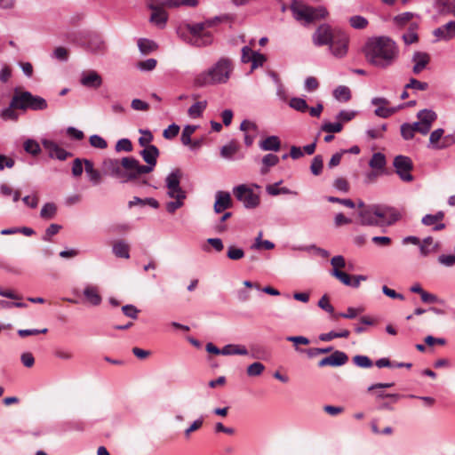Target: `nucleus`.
I'll use <instances>...</instances> for the list:
<instances>
[{
    "instance_id": "nucleus-17",
    "label": "nucleus",
    "mask_w": 455,
    "mask_h": 455,
    "mask_svg": "<svg viewBox=\"0 0 455 455\" xmlns=\"http://www.w3.org/2000/svg\"><path fill=\"white\" fill-rule=\"evenodd\" d=\"M348 361V356L342 351L336 350L331 355L326 356L319 361L318 366H333L338 367L344 365Z\"/></svg>"
},
{
    "instance_id": "nucleus-52",
    "label": "nucleus",
    "mask_w": 455,
    "mask_h": 455,
    "mask_svg": "<svg viewBox=\"0 0 455 455\" xmlns=\"http://www.w3.org/2000/svg\"><path fill=\"white\" fill-rule=\"evenodd\" d=\"M428 88V84L421 82L416 78H411L409 83L405 84L404 89H414L418 91H426Z\"/></svg>"
},
{
    "instance_id": "nucleus-29",
    "label": "nucleus",
    "mask_w": 455,
    "mask_h": 455,
    "mask_svg": "<svg viewBox=\"0 0 455 455\" xmlns=\"http://www.w3.org/2000/svg\"><path fill=\"white\" fill-rule=\"evenodd\" d=\"M444 131L442 128L436 129L430 133L428 148L435 149H442L446 146L439 143L441 138L443 136Z\"/></svg>"
},
{
    "instance_id": "nucleus-45",
    "label": "nucleus",
    "mask_w": 455,
    "mask_h": 455,
    "mask_svg": "<svg viewBox=\"0 0 455 455\" xmlns=\"http://www.w3.org/2000/svg\"><path fill=\"white\" fill-rule=\"evenodd\" d=\"M197 126L196 125H186L183 128L180 140L183 145L188 146L191 144V136L196 132Z\"/></svg>"
},
{
    "instance_id": "nucleus-56",
    "label": "nucleus",
    "mask_w": 455,
    "mask_h": 455,
    "mask_svg": "<svg viewBox=\"0 0 455 455\" xmlns=\"http://www.w3.org/2000/svg\"><path fill=\"white\" fill-rule=\"evenodd\" d=\"M89 141L91 146L96 148L105 149L108 147L107 141L97 134L92 135Z\"/></svg>"
},
{
    "instance_id": "nucleus-20",
    "label": "nucleus",
    "mask_w": 455,
    "mask_h": 455,
    "mask_svg": "<svg viewBox=\"0 0 455 455\" xmlns=\"http://www.w3.org/2000/svg\"><path fill=\"white\" fill-rule=\"evenodd\" d=\"M149 8L152 10L150 21L161 28H164L168 20L167 12L158 4H151Z\"/></svg>"
},
{
    "instance_id": "nucleus-30",
    "label": "nucleus",
    "mask_w": 455,
    "mask_h": 455,
    "mask_svg": "<svg viewBox=\"0 0 455 455\" xmlns=\"http://www.w3.org/2000/svg\"><path fill=\"white\" fill-rule=\"evenodd\" d=\"M129 245L123 240L117 241L113 245V252L118 258L129 259Z\"/></svg>"
},
{
    "instance_id": "nucleus-9",
    "label": "nucleus",
    "mask_w": 455,
    "mask_h": 455,
    "mask_svg": "<svg viewBox=\"0 0 455 455\" xmlns=\"http://www.w3.org/2000/svg\"><path fill=\"white\" fill-rule=\"evenodd\" d=\"M234 195L246 208H255L259 204V196L245 185H240L235 188Z\"/></svg>"
},
{
    "instance_id": "nucleus-46",
    "label": "nucleus",
    "mask_w": 455,
    "mask_h": 455,
    "mask_svg": "<svg viewBox=\"0 0 455 455\" xmlns=\"http://www.w3.org/2000/svg\"><path fill=\"white\" fill-rule=\"evenodd\" d=\"M342 129L343 125L340 122L331 123L326 121L322 124L321 127V130L327 133H337L341 132Z\"/></svg>"
},
{
    "instance_id": "nucleus-4",
    "label": "nucleus",
    "mask_w": 455,
    "mask_h": 455,
    "mask_svg": "<svg viewBox=\"0 0 455 455\" xmlns=\"http://www.w3.org/2000/svg\"><path fill=\"white\" fill-rule=\"evenodd\" d=\"M12 107H16L20 110H44L47 108L48 104L45 99L41 96L33 95L28 91L14 90V94L12 98Z\"/></svg>"
},
{
    "instance_id": "nucleus-37",
    "label": "nucleus",
    "mask_w": 455,
    "mask_h": 455,
    "mask_svg": "<svg viewBox=\"0 0 455 455\" xmlns=\"http://www.w3.org/2000/svg\"><path fill=\"white\" fill-rule=\"evenodd\" d=\"M105 48L104 42L97 36L91 38L87 44V49L93 53H101Z\"/></svg>"
},
{
    "instance_id": "nucleus-16",
    "label": "nucleus",
    "mask_w": 455,
    "mask_h": 455,
    "mask_svg": "<svg viewBox=\"0 0 455 455\" xmlns=\"http://www.w3.org/2000/svg\"><path fill=\"white\" fill-rule=\"evenodd\" d=\"M431 57L429 53L426 52L416 51L413 52L411 61L413 63L412 72L415 75H419L425 70L427 65L430 63Z\"/></svg>"
},
{
    "instance_id": "nucleus-40",
    "label": "nucleus",
    "mask_w": 455,
    "mask_h": 455,
    "mask_svg": "<svg viewBox=\"0 0 455 455\" xmlns=\"http://www.w3.org/2000/svg\"><path fill=\"white\" fill-rule=\"evenodd\" d=\"M402 108H403V106L392 107V108H387V106H379L375 109L374 113L376 116H378L379 117L387 118V117L391 116L392 115H394L398 109H400Z\"/></svg>"
},
{
    "instance_id": "nucleus-13",
    "label": "nucleus",
    "mask_w": 455,
    "mask_h": 455,
    "mask_svg": "<svg viewBox=\"0 0 455 455\" xmlns=\"http://www.w3.org/2000/svg\"><path fill=\"white\" fill-rule=\"evenodd\" d=\"M358 218L362 226L378 227L377 204L368 205L367 208L359 210Z\"/></svg>"
},
{
    "instance_id": "nucleus-25",
    "label": "nucleus",
    "mask_w": 455,
    "mask_h": 455,
    "mask_svg": "<svg viewBox=\"0 0 455 455\" xmlns=\"http://www.w3.org/2000/svg\"><path fill=\"white\" fill-rule=\"evenodd\" d=\"M84 164L85 172L90 181L92 183V185H99L102 180L101 173L94 168L92 161L84 159Z\"/></svg>"
},
{
    "instance_id": "nucleus-42",
    "label": "nucleus",
    "mask_w": 455,
    "mask_h": 455,
    "mask_svg": "<svg viewBox=\"0 0 455 455\" xmlns=\"http://www.w3.org/2000/svg\"><path fill=\"white\" fill-rule=\"evenodd\" d=\"M56 212V205L53 203H47L42 207L40 216L43 219L51 220L55 216Z\"/></svg>"
},
{
    "instance_id": "nucleus-35",
    "label": "nucleus",
    "mask_w": 455,
    "mask_h": 455,
    "mask_svg": "<svg viewBox=\"0 0 455 455\" xmlns=\"http://www.w3.org/2000/svg\"><path fill=\"white\" fill-rule=\"evenodd\" d=\"M437 4L441 13L455 16V0H438Z\"/></svg>"
},
{
    "instance_id": "nucleus-48",
    "label": "nucleus",
    "mask_w": 455,
    "mask_h": 455,
    "mask_svg": "<svg viewBox=\"0 0 455 455\" xmlns=\"http://www.w3.org/2000/svg\"><path fill=\"white\" fill-rule=\"evenodd\" d=\"M403 40L405 44L410 45L411 44L417 43L419 40L418 34L416 32V26H411L408 31H406L403 35Z\"/></svg>"
},
{
    "instance_id": "nucleus-41",
    "label": "nucleus",
    "mask_w": 455,
    "mask_h": 455,
    "mask_svg": "<svg viewBox=\"0 0 455 455\" xmlns=\"http://www.w3.org/2000/svg\"><path fill=\"white\" fill-rule=\"evenodd\" d=\"M290 107L299 112L305 113L308 110V105L304 99L294 97L290 100Z\"/></svg>"
},
{
    "instance_id": "nucleus-62",
    "label": "nucleus",
    "mask_w": 455,
    "mask_h": 455,
    "mask_svg": "<svg viewBox=\"0 0 455 455\" xmlns=\"http://www.w3.org/2000/svg\"><path fill=\"white\" fill-rule=\"evenodd\" d=\"M61 229V226L58 224H51L45 230V233L43 236V240L45 242H50L51 237L59 233Z\"/></svg>"
},
{
    "instance_id": "nucleus-57",
    "label": "nucleus",
    "mask_w": 455,
    "mask_h": 455,
    "mask_svg": "<svg viewBox=\"0 0 455 455\" xmlns=\"http://www.w3.org/2000/svg\"><path fill=\"white\" fill-rule=\"evenodd\" d=\"M227 256L228 259L232 260H238L243 258L244 251L241 248H236L235 246H229L228 249Z\"/></svg>"
},
{
    "instance_id": "nucleus-8",
    "label": "nucleus",
    "mask_w": 455,
    "mask_h": 455,
    "mask_svg": "<svg viewBox=\"0 0 455 455\" xmlns=\"http://www.w3.org/2000/svg\"><path fill=\"white\" fill-rule=\"evenodd\" d=\"M393 165L396 174L403 181L411 182L413 180V176L411 173L413 169V163L409 156L403 155L396 156L394 159Z\"/></svg>"
},
{
    "instance_id": "nucleus-43",
    "label": "nucleus",
    "mask_w": 455,
    "mask_h": 455,
    "mask_svg": "<svg viewBox=\"0 0 455 455\" xmlns=\"http://www.w3.org/2000/svg\"><path fill=\"white\" fill-rule=\"evenodd\" d=\"M15 109H18L16 107H12V101L10 102L9 107L4 108L1 113L0 116L3 120H12V121H17L19 118V115L15 112Z\"/></svg>"
},
{
    "instance_id": "nucleus-2",
    "label": "nucleus",
    "mask_w": 455,
    "mask_h": 455,
    "mask_svg": "<svg viewBox=\"0 0 455 455\" xmlns=\"http://www.w3.org/2000/svg\"><path fill=\"white\" fill-rule=\"evenodd\" d=\"M220 22V17H214L195 24H181L177 28L178 36L186 44L196 47H204L212 44L213 35L210 30Z\"/></svg>"
},
{
    "instance_id": "nucleus-33",
    "label": "nucleus",
    "mask_w": 455,
    "mask_h": 455,
    "mask_svg": "<svg viewBox=\"0 0 455 455\" xmlns=\"http://www.w3.org/2000/svg\"><path fill=\"white\" fill-rule=\"evenodd\" d=\"M206 108V100L197 101L188 109V114L191 118H198L202 116Z\"/></svg>"
},
{
    "instance_id": "nucleus-26",
    "label": "nucleus",
    "mask_w": 455,
    "mask_h": 455,
    "mask_svg": "<svg viewBox=\"0 0 455 455\" xmlns=\"http://www.w3.org/2000/svg\"><path fill=\"white\" fill-rule=\"evenodd\" d=\"M84 295L86 299L93 306H98L101 303V297L99 294L98 288L95 286H86L84 290Z\"/></svg>"
},
{
    "instance_id": "nucleus-6",
    "label": "nucleus",
    "mask_w": 455,
    "mask_h": 455,
    "mask_svg": "<svg viewBox=\"0 0 455 455\" xmlns=\"http://www.w3.org/2000/svg\"><path fill=\"white\" fill-rule=\"evenodd\" d=\"M122 172L121 182H128L134 180L140 177L142 174L150 172V167H144L140 164V161L132 156H125L121 159Z\"/></svg>"
},
{
    "instance_id": "nucleus-31",
    "label": "nucleus",
    "mask_w": 455,
    "mask_h": 455,
    "mask_svg": "<svg viewBox=\"0 0 455 455\" xmlns=\"http://www.w3.org/2000/svg\"><path fill=\"white\" fill-rule=\"evenodd\" d=\"M239 150V146L235 140H231L220 148V156L225 159H232L234 155Z\"/></svg>"
},
{
    "instance_id": "nucleus-32",
    "label": "nucleus",
    "mask_w": 455,
    "mask_h": 455,
    "mask_svg": "<svg viewBox=\"0 0 455 455\" xmlns=\"http://www.w3.org/2000/svg\"><path fill=\"white\" fill-rule=\"evenodd\" d=\"M279 163V158L274 154H267L262 158V167L260 169L261 174H267L269 168L276 165Z\"/></svg>"
},
{
    "instance_id": "nucleus-22",
    "label": "nucleus",
    "mask_w": 455,
    "mask_h": 455,
    "mask_svg": "<svg viewBox=\"0 0 455 455\" xmlns=\"http://www.w3.org/2000/svg\"><path fill=\"white\" fill-rule=\"evenodd\" d=\"M434 36L439 40L449 41L455 37V20L447 22L446 24L435 28Z\"/></svg>"
},
{
    "instance_id": "nucleus-60",
    "label": "nucleus",
    "mask_w": 455,
    "mask_h": 455,
    "mask_svg": "<svg viewBox=\"0 0 455 455\" xmlns=\"http://www.w3.org/2000/svg\"><path fill=\"white\" fill-rule=\"evenodd\" d=\"M174 201L168 202L166 204V211L169 213H174L178 209L183 206L185 199H180V197H172Z\"/></svg>"
},
{
    "instance_id": "nucleus-53",
    "label": "nucleus",
    "mask_w": 455,
    "mask_h": 455,
    "mask_svg": "<svg viewBox=\"0 0 455 455\" xmlns=\"http://www.w3.org/2000/svg\"><path fill=\"white\" fill-rule=\"evenodd\" d=\"M0 192L4 196H12L13 202H18L20 200V192L18 190H12V188L6 184H2L0 186Z\"/></svg>"
},
{
    "instance_id": "nucleus-51",
    "label": "nucleus",
    "mask_w": 455,
    "mask_h": 455,
    "mask_svg": "<svg viewBox=\"0 0 455 455\" xmlns=\"http://www.w3.org/2000/svg\"><path fill=\"white\" fill-rule=\"evenodd\" d=\"M432 244L433 238L431 236L424 238L422 242L419 241V247L421 256L426 257L433 251Z\"/></svg>"
},
{
    "instance_id": "nucleus-23",
    "label": "nucleus",
    "mask_w": 455,
    "mask_h": 455,
    "mask_svg": "<svg viewBox=\"0 0 455 455\" xmlns=\"http://www.w3.org/2000/svg\"><path fill=\"white\" fill-rule=\"evenodd\" d=\"M102 166L106 174L120 180L122 172L121 160L106 158L102 163Z\"/></svg>"
},
{
    "instance_id": "nucleus-19",
    "label": "nucleus",
    "mask_w": 455,
    "mask_h": 455,
    "mask_svg": "<svg viewBox=\"0 0 455 455\" xmlns=\"http://www.w3.org/2000/svg\"><path fill=\"white\" fill-rule=\"evenodd\" d=\"M159 154V149L156 146L146 147L140 152V156L147 164L144 167H150V172L156 165Z\"/></svg>"
},
{
    "instance_id": "nucleus-7",
    "label": "nucleus",
    "mask_w": 455,
    "mask_h": 455,
    "mask_svg": "<svg viewBox=\"0 0 455 455\" xmlns=\"http://www.w3.org/2000/svg\"><path fill=\"white\" fill-rule=\"evenodd\" d=\"M182 172L180 169H175L171 172L165 179V185L167 188V196L169 197H180V199H186V192L180 187V180Z\"/></svg>"
},
{
    "instance_id": "nucleus-3",
    "label": "nucleus",
    "mask_w": 455,
    "mask_h": 455,
    "mask_svg": "<svg viewBox=\"0 0 455 455\" xmlns=\"http://www.w3.org/2000/svg\"><path fill=\"white\" fill-rule=\"evenodd\" d=\"M233 71L232 61L228 58H220L214 65L201 72L195 78V84L198 87L226 84Z\"/></svg>"
},
{
    "instance_id": "nucleus-54",
    "label": "nucleus",
    "mask_w": 455,
    "mask_h": 455,
    "mask_svg": "<svg viewBox=\"0 0 455 455\" xmlns=\"http://www.w3.org/2000/svg\"><path fill=\"white\" fill-rule=\"evenodd\" d=\"M266 60L267 59L264 54L258 52H253L250 61L251 63V70L261 67Z\"/></svg>"
},
{
    "instance_id": "nucleus-55",
    "label": "nucleus",
    "mask_w": 455,
    "mask_h": 455,
    "mask_svg": "<svg viewBox=\"0 0 455 455\" xmlns=\"http://www.w3.org/2000/svg\"><path fill=\"white\" fill-rule=\"evenodd\" d=\"M140 132L142 136L139 138V144L143 148L153 146L151 144V141L153 140L151 132L148 130H140Z\"/></svg>"
},
{
    "instance_id": "nucleus-63",
    "label": "nucleus",
    "mask_w": 455,
    "mask_h": 455,
    "mask_svg": "<svg viewBox=\"0 0 455 455\" xmlns=\"http://www.w3.org/2000/svg\"><path fill=\"white\" fill-rule=\"evenodd\" d=\"M180 132V126L176 124H172L166 128L164 132L163 136L166 140H172L175 138Z\"/></svg>"
},
{
    "instance_id": "nucleus-39",
    "label": "nucleus",
    "mask_w": 455,
    "mask_h": 455,
    "mask_svg": "<svg viewBox=\"0 0 455 455\" xmlns=\"http://www.w3.org/2000/svg\"><path fill=\"white\" fill-rule=\"evenodd\" d=\"M368 24V20L363 16L354 15L349 18V25L355 29H363Z\"/></svg>"
},
{
    "instance_id": "nucleus-14",
    "label": "nucleus",
    "mask_w": 455,
    "mask_h": 455,
    "mask_svg": "<svg viewBox=\"0 0 455 455\" xmlns=\"http://www.w3.org/2000/svg\"><path fill=\"white\" fill-rule=\"evenodd\" d=\"M42 145L48 151V155L51 158H56L60 161L66 160L68 156H71V153L68 152L64 148H60L56 142L50 140H43Z\"/></svg>"
},
{
    "instance_id": "nucleus-50",
    "label": "nucleus",
    "mask_w": 455,
    "mask_h": 455,
    "mask_svg": "<svg viewBox=\"0 0 455 455\" xmlns=\"http://www.w3.org/2000/svg\"><path fill=\"white\" fill-rule=\"evenodd\" d=\"M323 156L320 155L315 156L313 158L312 163H311V166H310L311 172L315 176L320 175L323 171Z\"/></svg>"
},
{
    "instance_id": "nucleus-34",
    "label": "nucleus",
    "mask_w": 455,
    "mask_h": 455,
    "mask_svg": "<svg viewBox=\"0 0 455 455\" xmlns=\"http://www.w3.org/2000/svg\"><path fill=\"white\" fill-rule=\"evenodd\" d=\"M138 47L141 53L148 54L156 50L157 44L152 40L140 38L138 41Z\"/></svg>"
},
{
    "instance_id": "nucleus-10",
    "label": "nucleus",
    "mask_w": 455,
    "mask_h": 455,
    "mask_svg": "<svg viewBox=\"0 0 455 455\" xmlns=\"http://www.w3.org/2000/svg\"><path fill=\"white\" fill-rule=\"evenodd\" d=\"M378 227L391 226L401 219L398 210L386 205L377 204Z\"/></svg>"
},
{
    "instance_id": "nucleus-1",
    "label": "nucleus",
    "mask_w": 455,
    "mask_h": 455,
    "mask_svg": "<svg viewBox=\"0 0 455 455\" xmlns=\"http://www.w3.org/2000/svg\"><path fill=\"white\" fill-rule=\"evenodd\" d=\"M363 52L366 61L380 69L390 68L399 57L398 45L393 39L385 36L368 38Z\"/></svg>"
},
{
    "instance_id": "nucleus-12",
    "label": "nucleus",
    "mask_w": 455,
    "mask_h": 455,
    "mask_svg": "<svg viewBox=\"0 0 455 455\" xmlns=\"http://www.w3.org/2000/svg\"><path fill=\"white\" fill-rule=\"evenodd\" d=\"M328 24L320 25L312 36V41L316 46L329 45L334 37L335 31Z\"/></svg>"
},
{
    "instance_id": "nucleus-21",
    "label": "nucleus",
    "mask_w": 455,
    "mask_h": 455,
    "mask_svg": "<svg viewBox=\"0 0 455 455\" xmlns=\"http://www.w3.org/2000/svg\"><path fill=\"white\" fill-rule=\"evenodd\" d=\"M444 219V212L442 211L437 212L435 214L425 215L421 222L425 226H433L434 231H440L445 228V224L442 221Z\"/></svg>"
},
{
    "instance_id": "nucleus-15",
    "label": "nucleus",
    "mask_w": 455,
    "mask_h": 455,
    "mask_svg": "<svg viewBox=\"0 0 455 455\" xmlns=\"http://www.w3.org/2000/svg\"><path fill=\"white\" fill-rule=\"evenodd\" d=\"M417 118L421 123L420 134H427L432 127L433 123L437 119V115L431 109H422L418 112Z\"/></svg>"
},
{
    "instance_id": "nucleus-61",
    "label": "nucleus",
    "mask_w": 455,
    "mask_h": 455,
    "mask_svg": "<svg viewBox=\"0 0 455 455\" xmlns=\"http://www.w3.org/2000/svg\"><path fill=\"white\" fill-rule=\"evenodd\" d=\"M414 134L415 132L412 127L411 126V124L404 123L401 125V136L403 137V140H411L413 139Z\"/></svg>"
},
{
    "instance_id": "nucleus-47",
    "label": "nucleus",
    "mask_w": 455,
    "mask_h": 455,
    "mask_svg": "<svg viewBox=\"0 0 455 455\" xmlns=\"http://www.w3.org/2000/svg\"><path fill=\"white\" fill-rule=\"evenodd\" d=\"M353 363L356 366H358L360 368H364V369L371 368L373 365V363L370 357H368L367 355H355L353 357Z\"/></svg>"
},
{
    "instance_id": "nucleus-58",
    "label": "nucleus",
    "mask_w": 455,
    "mask_h": 455,
    "mask_svg": "<svg viewBox=\"0 0 455 455\" xmlns=\"http://www.w3.org/2000/svg\"><path fill=\"white\" fill-rule=\"evenodd\" d=\"M115 149L116 152H131L132 151V144L129 139H121L116 142Z\"/></svg>"
},
{
    "instance_id": "nucleus-5",
    "label": "nucleus",
    "mask_w": 455,
    "mask_h": 455,
    "mask_svg": "<svg viewBox=\"0 0 455 455\" xmlns=\"http://www.w3.org/2000/svg\"><path fill=\"white\" fill-rule=\"evenodd\" d=\"M291 10L297 20H304L307 24L324 19L328 15V11L323 6L312 7L296 2L291 5Z\"/></svg>"
},
{
    "instance_id": "nucleus-28",
    "label": "nucleus",
    "mask_w": 455,
    "mask_h": 455,
    "mask_svg": "<svg viewBox=\"0 0 455 455\" xmlns=\"http://www.w3.org/2000/svg\"><path fill=\"white\" fill-rule=\"evenodd\" d=\"M221 355H248V350L244 346H242V345L228 344V345L224 346L221 348Z\"/></svg>"
},
{
    "instance_id": "nucleus-59",
    "label": "nucleus",
    "mask_w": 455,
    "mask_h": 455,
    "mask_svg": "<svg viewBox=\"0 0 455 455\" xmlns=\"http://www.w3.org/2000/svg\"><path fill=\"white\" fill-rule=\"evenodd\" d=\"M360 323L361 324L355 325V331L356 333L366 331V328L363 325H372L374 324V321L370 316L363 315L360 318Z\"/></svg>"
},
{
    "instance_id": "nucleus-49",
    "label": "nucleus",
    "mask_w": 455,
    "mask_h": 455,
    "mask_svg": "<svg viewBox=\"0 0 455 455\" xmlns=\"http://www.w3.org/2000/svg\"><path fill=\"white\" fill-rule=\"evenodd\" d=\"M265 366L262 363L255 362L247 367L246 372L250 377H257L262 374Z\"/></svg>"
},
{
    "instance_id": "nucleus-38",
    "label": "nucleus",
    "mask_w": 455,
    "mask_h": 455,
    "mask_svg": "<svg viewBox=\"0 0 455 455\" xmlns=\"http://www.w3.org/2000/svg\"><path fill=\"white\" fill-rule=\"evenodd\" d=\"M23 147H24V150L32 156H37L41 152V148H40L39 143L36 140H32V139L26 140L24 141Z\"/></svg>"
},
{
    "instance_id": "nucleus-27",
    "label": "nucleus",
    "mask_w": 455,
    "mask_h": 455,
    "mask_svg": "<svg viewBox=\"0 0 455 455\" xmlns=\"http://www.w3.org/2000/svg\"><path fill=\"white\" fill-rule=\"evenodd\" d=\"M261 149L265 151H279L281 147L280 140L277 136H269L259 144Z\"/></svg>"
},
{
    "instance_id": "nucleus-36",
    "label": "nucleus",
    "mask_w": 455,
    "mask_h": 455,
    "mask_svg": "<svg viewBox=\"0 0 455 455\" xmlns=\"http://www.w3.org/2000/svg\"><path fill=\"white\" fill-rule=\"evenodd\" d=\"M333 96L337 100L346 102L351 98V91L347 86L339 85L333 91Z\"/></svg>"
},
{
    "instance_id": "nucleus-24",
    "label": "nucleus",
    "mask_w": 455,
    "mask_h": 455,
    "mask_svg": "<svg viewBox=\"0 0 455 455\" xmlns=\"http://www.w3.org/2000/svg\"><path fill=\"white\" fill-rule=\"evenodd\" d=\"M232 205L231 196L228 192L218 191L216 193V201L214 204V212L216 213L222 212Z\"/></svg>"
},
{
    "instance_id": "nucleus-11",
    "label": "nucleus",
    "mask_w": 455,
    "mask_h": 455,
    "mask_svg": "<svg viewBox=\"0 0 455 455\" xmlns=\"http://www.w3.org/2000/svg\"><path fill=\"white\" fill-rule=\"evenodd\" d=\"M348 36L341 31L336 30L334 37L329 44L331 52L337 58L344 57L347 52Z\"/></svg>"
},
{
    "instance_id": "nucleus-44",
    "label": "nucleus",
    "mask_w": 455,
    "mask_h": 455,
    "mask_svg": "<svg viewBox=\"0 0 455 455\" xmlns=\"http://www.w3.org/2000/svg\"><path fill=\"white\" fill-rule=\"evenodd\" d=\"M370 166L373 169H383L386 165L385 156L381 153H375L372 155L370 163Z\"/></svg>"
},
{
    "instance_id": "nucleus-18",
    "label": "nucleus",
    "mask_w": 455,
    "mask_h": 455,
    "mask_svg": "<svg viewBox=\"0 0 455 455\" xmlns=\"http://www.w3.org/2000/svg\"><path fill=\"white\" fill-rule=\"evenodd\" d=\"M102 82V77L95 70L84 71L81 74L80 84L86 88L98 89Z\"/></svg>"
},
{
    "instance_id": "nucleus-64",
    "label": "nucleus",
    "mask_w": 455,
    "mask_h": 455,
    "mask_svg": "<svg viewBox=\"0 0 455 455\" xmlns=\"http://www.w3.org/2000/svg\"><path fill=\"white\" fill-rule=\"evenodd\" d=\"M156 60L148 59L143 61H140L137 65L138 68L141 71H151L156 67Z\"/></svg>"
}]
</instances>
